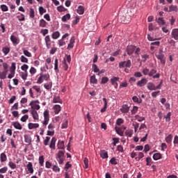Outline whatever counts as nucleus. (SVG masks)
Wrapping results in <instances>:
<instances>
[{"label": "nucleus", "mask_w": 178, "mask_h": 178, "mask_svg": "<svg viewBox=\"0 0 178 178\" xmlns=\"http://www.w3.org/2000/svg\"><path fill=\"white\" fill-rule=\"evenodd\" d=\"M132 101H134V102H136L137 104H141L143 102V99H138V97L136 96H134L132 97Z\"/></svg>", "instance_id": "4c0bfd02"}, {"label": "nucleus", "mask_w": 178, "mask_h": 178, "mask_svg": "<svg viewBox=\"0 0 178 178\" xmlns=\"http://www.w3.org/2000/svg\"><path fill=\"white\" fill-rule=\"evenodd\" d=\"M24 140L25 143H26L27 144H29L30 145V144H31V136L30 135H24Z\"/></svg>", "instance_id": "cd10ccee"}, {"label": "nucleus", "mask_w": 178, "mask_h": 178, "mask_svg": "<svg viewBox=\"0 0 178 178\" xmlns=\"http://www.w3.org/2000/svg\"><path fill=\"white\" fill-rule=\"evenodd\" d=\"M26 169H28V171L29 173H34V168H33V163L29 162L28 164L26 165Z\"/></svg>", "instance_id": "f3484780"}, {"label": "nucleus", "mask_w": 178, "mask_h": 178, "mask_svg": "<svg viewBox=\"0 0 178 178\" xmlns=\"http://www.w3.org/2000/svg\"><path fill=\"white\" fill-rule=\"evenodd\" d=\"M40 102L38 100H35V101H31L29 104V106H31L32 109L35 111H39L40 106L38 104H39Z\"/></svg>", "instance_id": "423d86ee"}, {"label": "nucleus", "mask_w": 178, "mask_h": 178, "mask_svg": "<svg viewBox=\"0 0 178 178\" xmlns=\"http://www.w3.org/2000/svg\"><path fill=\"white\" fill-rule=\"evenodd\" d=\"M53 109L54 111L55 115H58L61 111V107L59 104H56L54 106Z\"/></svg>", "instance_id": "a211bd4d"}, {"label": "nucleus", "mask_w": 178, "mask_h": 178, "mask_svg": "<svg viewBox=\"0 0 178 178\" xmlns=\"http://www.w3.org/2000/svg\"><path fill=\"white\" fill-rule=\"evenodd\" d=\"M44 156H39V165L40 166H44Z\"/></svg>", "instance_id": "e433bc0d"}, {"label": "nucleus", "mask_w": 178, "mask_h": 178, "mask_svg": "<svg viewBox=\"0 0 178 178\" xmlns=\"http://www.w3.org/2000/svg\"><path fill=\"white\" fill-rule=\"evenodd\" d=\"M62 67L65 72L67 71V69H69V64L66 63V61L63 62Z\"/></svg>", "instance_id": "37998d69"}, {"label": "nucleus", "mask_w": 178, "mask_h": 178, "mask_svg": "<svg viewBox=\"0 0 178 178\" xmlns=\"http://www.w3.org/2000/svg\"><path fill=\"white\" fill-rule=\"evenodd\" d=\"M39 13L40 15H44V13H47V10L42 6H40L39 7Z\"/></svg>", "instance_id": "6e6d98bb"}, {"label": "nucleus", "mask_w": 178, "mask_h": 178, "mask_svg": "<svg viewBox=\"0 0 178 178\" xmlns=\"http://www.w3.org/2000/svg\"><path fill=\"white\" fill-rule=\"evenodd\" d=\"M56 164L57 165H54L51 169L53 170V172H56V173H59V172H60V168H59V167L58 166V163H56Z\"/></svg>", "instance_id": "f704fd0d"}, {"label": "nucleus", "mask_w": 178, "mask_h": 178, "mask_svg": "<svg viewBox=\"0 0 178 178\" xmlns=\"http://www.w3.org/2000/svg\"><path fill=\"white\" fill-rule=\"evenodd\" d=\"M119 80H120V78L116 76H113L111 79V84L114 86L115 88H118V81H119Z\"/></svg>", "instance_id": "6e6552de"}, {"label": "nucleus", "mask_w": 178, "mask_h": 178, "mask_svg": "<svg viewBox=\"0 0 178 178\" xmlns=\"http://www.w3.org/2000/svg\"><path fill=\"white\" fill-rule=\"evenodd\" d=\"M2 52L5 56L8 55L10 52V48L8 47H4L2 48Z\"/></svg>", "instance_id": "72a5a7b5"}, {"label": "nucleus", "mask_w": 178, "mask_h": 178, "mask_svg": "<svg viewBox=\"0 0 178 178\" xmlns=\"http://www.w3.org/2000/svg\"><path fill=\"white\" fill-rule=\"evenodd\" d=\"M6 172H8L7 166H4V167L0 168V175L5 174V173H6Z\"/></svg>", "instance_id": "603ef678"}, {"label": "nucleus", "mask_w": 178, "mask_h": 178, "mask_svg": "<svg viewBox=\"0 0 178 178\" xmlns=\"http://www.w3.org/2000/svg\"><path fill=\"white\" fill-rule=\"evenodd\" d=\"M110 163H111V165H118V161L116 160V158H111L110 160Z\"/></svg>", "instance_id": "052dcab7"}, {"label": "nucleus", "mask_w": 178, "mask_h": 178, "mask_svg": "<svg viewBox=\"0 0 178 178\" xmlns=\"http://www.w3.org/2000/svg\"><path fill=\"white\" fill-rule=\"evenodd\" d=\"M147 88L150 91H155L156 90V86H155V84H154V83L149 82L147 83Z\"/></svg>", "instance_id": "dca6fc26"}, {"label": "nucleus", "mask_w": 178, "mask_h": 178, "mask_svg": "<svg viewBox=\"0 0 178 178\" xmlns=\"http://www.w3.org/2000/svg\"><path fill=\"white\" fill-rule=\"evenodd\" d=\"M53 103L54 104H61L62 101L60 100V98L59 97H54L53 99Z\"/></svg>", "instance_id": "58836bf2"}, {"label": "nucleus", "mask_w": 178, "mask_h": 178, "mask_svg": "<svg viewBox=\"0 0 178 178\" xmlns=\"http://www.w3.org/2000/svg\"><path fill=\"white\" fill-rule=\"evenodd\" d=\"M40 33H41V34H42V35H43L44 37H45V35H46L47 34H48L49 31H48V29H41Z\"/></svg>", "instance_id": "774afa93"}, {"label": "nucleus", "mask_w": 178, "mask_h": 178, "mask_svg": "<svg viewBox=\"0 0 178 178\" xmlns=\"http://www.w3.org/2000/svg\"><path fill=\"white\" fill-rule=\"evenodd\" d=\"M0 8H1L2 12H8V10H9L8 6H6L5 4L1 5Z\"/></svg>", "instance_id": "de8ad7c7"}, {"label": "nucleus", "mask_w": 178, "mask_h": 178, "mask_svg": "<svg viewBox=\"0 0 178 178\" xmlns=\"http://www.w3.org/2000/svg\"><path fill=\"white\" fill-rule=\"evenodd\" d=\"M70 19V15L69 13L65 15L64 16L62 17V22H66L67 20Z\"/></svg>", "instance_id": "c9c22d12"}, {"label": "nucleus", "mask_w": 178, "mask_h": 178, "mask_svg": "<svg viewBox=\"0 0 178 178\" xmlns=\"http://www.w3.org/2000/svg\"><path fill=\"white\" fill-rule=\"evenodd\" d=\"M115 130L118 136H120L121 137H123V136H124V131H123L121 127H118L115 126Z\"/></svg>", "instance_id": "f8f14e48"}, {"label": "nucleus", "mask_w": 178, "mask_h": 178, "mask_svg": "<svg viewBox=\"0 0 178 178\" xmlns=\"http://www.w3.org/2000/svg\"><path fill=\"white\" fill-rule=\"evenodd\" d=\"M63 62H65V63H68V65H70V62H72V57L70 55H65V58L63 60Z\"/></svg>", "instance_id": "7c9ffc66"}, {"label": "nucleus", "mask_w": 178, "mask_h": 178, "mask_svg": "<svg viewBox=\"0 0 178 178\" xmlns=\"http://www.w3.org/2000/svg\"><path fill=\"white\" fill-rule=\"evenodd\" d=\"M43 116H44V121H43V126H44V127H47V124H48L49 122V111L46 110L44 111L43 113Z\"/></svg>", "instance_id": "20e7f679"}, {"label": "nucleus", "mask_w": 178, "mask_h": 178, "mask_svg": "<svg viewBox=\"0 0 178 178\" xmlns=\"http://www.w3.org/2000/svg\"><path fill=\"white\" fill-rule=\"evenodd\" d=\"M129 109H130V107H129V106H127V104H124L122 106V108H120V111L121 112H122V113H127Z\"/></svg>", "instance_id": "aec40b11"}, {"label": "nucleus", "mask_w": 178, "mask_h": 178, "mask_svg": "<svg viewBox=\"0 0 178 178\" xmlns=\"http://www.w3.org/2000/svg\"><path fill=\"white\" fill-rule=\"evenodd\" d=\"M29 73L32 75L34 76V74H35V73H37V70L34 68V67H31L30 70H29Z\"/></svg>", "instance_id": "bf43d9fd"}, {"label": "nucleus", "mask_w": 178, "mask_h": 178, "mask_svg": "<svg viewBox=\"0 0 178 178\" xmlns=\"http://www.w3.org/2000/svg\"><path fill=\"white\" fill-rule=\"evenodd\" d=\"M29 12H30V14H29L30 17H31V19H34V17L35 16V13L34 12V9L30 8Z\"/></svg>", "instance_id": "e2e57ef3"}, {"label": "nucleus", "mask_w": 178, "mask_h": 178, "mask_svg": "<svg viewBox=\"0 0 178 178\" xmlns=\"http://www.w3.org/2000/svg\"><path fill=\"white\" fill-rule=\"evenodd\" d=\"M58 65H59V63L58 61V58H56L54 60V70L56 74L59 73V68L58 67Z\"/></svg>", "instance_id": "a878e982"}, {"label": "nucleus", "mask_w": 178, "mask_h": 178, "mask_svg": "<svg viewBox=\"0 0 178 178\" xmlns=\"http://www.w3.org/2000/svg\"><path fill=\"white\" fill-rule=\"evenodd\" d=\"M173 138V136L172 134H169L166 138H165V141L168 143V144H170L172 143V140Z\"/></svg>", "instance_id": "79ce46f5"}, {"label": "nucleus", "mask_w": 178, "mask_h": 178, "mask_svg": "<svg viewBox=\"0 0 178 178\" xmlns=\"http://www.w3.org/2000/svg\"><path fill=\"white\" fill-rule=\"evenodd\" d=\"M16 71V63H12L10 72H15Z\"/></svg>", "instance_id": "4d7b16f0"}, {"label": "nucleus", "mask_w": 178, "mask_h": 178, "mask_svg": "<svg viewBox=\"0 0 178 178\" xmlns=\"http://www.w3.org/2000/svg\"><path fill=\"white\" fill-rule=\"evenodd\" d=\"M92 67L93 72L95 73H98L99 72V70L98 69V66H97L96 64H93Z\"/></svg>", "instance_id": "0e129e2a"}, {"label": "nucleus", "mask_w": 178, "mask_h": 178, "mask_svg": "<svg viewBox=\"0 0 178 178\" xmlns=\"http://www.w3.org/2000/svg\"><path fill=\"white\" fill-rule=\"evenodd\" d=\"M56 144V138L53 137L51 140L49 148H51V149H55Z\"/></svg>", "instance_id": "2eb2a0df"}, {"label": "nucleus", "mask_w": 178, "mask_h": 178, "mask_svg": "<svg viewBox=\"0 0 178 178\" xmlns=\"http://www.w3.org/2000/svg\"><path fill=\"white\" fill-rule=\"evenodd\" d=\"M169 12H177V6H170L169 8Z\"/></svg>", "instance_id": "3c124183"}, {"label": "nucleus", "mask_w": 178, "mask_h": 178, "mask_svg": "<svg viewBox=\"0 0 178 178\" xmlns=\"http://www.w3.org/2000/svg\"><path fill=\"white\" fill-rule=\"evenodd\" d=\"M125 136H127V137H133V130L130 129V130H127L125 131Z\"/></svg>", "instance_id": "c03bdc74"}, {"label": "nucleus", "mask_w": 178, "mask_h": 178, "mask_svg": "<svg viewBox=\"0 0 178 178\" xmlns=\"http://www.w3.org/2000/svg\"><path fill=\"white\" fill-rule=\"evenodd\" d=\"M146 162L147 166H151V165H152V159H151V157H147Z\"/></svg>", "instance_id": "09e8293b"}, {"label": "nucleus", "mask_w": 178, "mask_h": 178, "mask_svg": "<svg viewBox=\"0 0 178 178\" xmlns=\"http://www.w3.org/2000/svg\"><path fill=\"white\" fill-rule=\"evenodd\" d=\"M44 41L47 49H49L51 48V36H49V35H46Z\"/></svg>", "instance_id": "9b49d317"}, {"label": "nucleus", "mask_w": 178, "mask_h": 178, "mask_svg": "<svg viewBox=\"0 0 178 178\" xmlns=\"http://www.w3.org/2000/svg\"><path fill=\"white\" fill-rule=\"evenodd\" d=\"M156 57L160 60L162 65H165L166 63V60L165 59V54H163V50L160 49L159 51V54H156Z\"/></svg>", "instance_id": "7ed1b4c3"}, {"label": "nucleus", "mask_w": 178, "mask_h": 178, "mask_svg": "<svg viewBox=\"0 0 178 178\" xmlns=\"http://www.w3.org/2000/svg\"><path fill=\"white\" fill-rule=\"evenodd\" d=\"M124 123V120L122 118H118L116 121V125L120 126L121 124H123Z\"/></svg>", "instance_id": "5fc2aeb1"}, {"label": "nucleus", "mask_w": 178, "mask_h": 178, "mask_svg": "<svg viewBox=\"0 0 178 178\" xmlns=\"http://www.w3.org/2000/svg\"><path fill=\"white\" fill-rule=\"evenodd\" d=\"M156 21L159 26H165V24H166V22H165V20H163V18L162 17H159V19H156Z\"/></svg>", "instance_id": "c756f323"}, {"label": "nucleus", "mask_w": 178, "mask_h": 178, "mask_svg": "<svg viewBox=\"0 0 178 178\" xmlns=\"http://www.w3.org/2000/svg\"><path fill=\"white\" fill-rule=\"evenodd\" d=\"M135 51H136V46L129 45L127 47V52L129 56L133 55Z\"/></svg>", "instance_id": "1a4fd4ad"}, {"label": "nucleus", "mask_w": 178, "mask_h": 178, "mask_svg": "<svg viewBox=\"0 0 178 178\" xmlns=\"http://www.w3.org/2000/svg\"><path fill=\"white\" fill-rule=\"evenodd\" d=\"M100 156L102 158V159H106L108 158V152H106L105 150H101Z\"/></svg>", "instance_id": "c85d7f7f"}, {"label": "nucleus", "mask_w": 178, "mask_h": 178, "mask_svg": "<svg viewBox=\"0 0 178 178\" xmlns=\"http://www.w3.org/2000/svg\"><path fill=\"white\" fill-rule=\"evenodd\" d=\"M60 37V33L59 31H55L51 34V38L53 40H58Z\"/></svg>", "instance_id": "4be33fe9"}, {"label": "nucleus", "mask_w": 178, "mask_h": 178, "mask_svg": "<svg viewBox=\"0 0 178 178\" xmlns=\"http://www.w3.org/2000/svg\"><path fill=\"white\" fill-rule=\"evenodd\" d=\"M171 37L172 38H174V40H178V29H172Z\"/></svg>", "instance_id": "4468645a"}, {"label": "nucleus", "mask_w": 178, "mask_h": 178, "mask_svg": "<svg viewBox=\"0 0 178 178\" xmlns=\"http://www.w3.org/2000/svg\"><path fill=\"white\" fill-rule=\"evenodd\" d=\"M20 60L22 63H29V58H26L24 56H21Z\"/></svg>", "instance_id": "8fccbe9b"}, {"label": "nucleus", "mask_w": 178, "mask_h": 178, "mask_svg": "<svg viewBox=\"0 0 178 178\" xmlns=\"http://www.w3.org/2000/svg\"><path fill=\"white\" fill-rule=\"evenodd\" d=\"M40 27H46L47 26V22L44 20V19H42L40 20L39 22Z\"/></svg>", "instance_id": "ea45409f"}, {"label": "nucleus", "mask_w": 178, "mask_h": 178, "mask_svg": "<svg viewBox=\"0 0 178 178\" xmlns=\"http://www.w3.org/2000/svg\"><path fill=\"white\" fill-rule=\"evenodd\" d=\"M42 78L43 79V80L48 81V80H49V75L48 74H42Z\"/></svg>", "instance_id": "338daca9"}, {"label": "nucleus", "mask_w": 178, "mask_h": 178, "mask_svg": "<svg viewBox=\"0 0 178 178\" xmlns=\"http://www.w3.org/2000/svg\"><path fill=\"white\" fill-rule=\"evenodd\" d=\"M32 88L33 90H35L36 92H39L40 94H41V88L38 86H33L32 87Z\"/></svg>", "instance_id": "13d9d810"}, {"label": "nucleus", "mask_w": 178, "mask_h": 178, "mask_svg": "<svg viewBox=\"0 0 178 178\" xmlns=\"http://www.w3.org/2000/svg\"><path fill=\"white\" fill-rule=\"evenodd\" d=\"M23 52L24 55H25V56H27L28 58H31V56H33V55L28 50L23 49Z\"/></svg>", "instance_id": "a18cd8bd"}, {"label": "nucleus", "mask_w": 178, "mask_h": 178, "mask_svg": "<svg viewBox=\"0 0 178 178\" xmlns=\"http://www.w3.org/2000/svg\"><path fill=\"white\" fill-rule=\"evenodd\" d=\"M0 161L1 163L6 162V161H8V156H6V154L1 153L0 154Z\"/></svg>", "instance_id": "bb28decb"}, {"label": "nucleus", "mask_w": 178, "mask_h": 178, "mask_svg": "<svg viewBox=\"0 0 178 178\" xmlns=\"http://www.w3.org/2000/svg\"><path fill=\"white\" fill-rule=\"evenodd\" d=\"M57 147H58V149H65V141L58 140Z\"/></svg>", "instance_id": "412c9836"}, {"label": "nucleus", "mask_w": 178, "mask_h": 178, "mask_svg": "<svg viewBox=\"0 0 178 178\" xmlns=\"http://www.w3.org/2000/svg\"><path fill=\"white\" fill-rule=\"evenodd\" d=\"M13 126L17 130H22L23 129V127H22V124L19 123V122H13Z\"/></svg>", "instance_id": "393cba45"}, {"label": "nucleus", "mask_w": 178, "mask_h": 178, "mask_svg": "<svg viewBox=\"0 0 178 178\" xmlns=\"http://www.w3.org/2000/svg\"><path fill=\"white\" fill-rule=\"evenodd\" d=\"M108 81H109V78L106 76H104L102 78L101 84H106Z\"/></svg>", "instance_id": "864d4df0"}, {"label": "nucleus", "mask_w": 178, "mask_h": 178, "mask_svg": "<svg viewBox=\"0 0 178 178\" xmlns=\"http://www.w3.org/2000/svg\"><path fill=\"white\" fill-rule=\"evenodd\" d=\"M44 88H46V90H51V88H52V82H49L47 84H44Z\"/></svg>", "instance_id": "680f3d73"}, {"label": "nucleus", "mask_w": 178, "mask_h": 178, "mask_svg": "<svg viewBox=\"0 0 178 178\" xmlns=\"http://www.w3.org/2000/svg\"><path fill=\"white\" fill-rule=\"evenodd\" d=\"M40 127V124L38 123H29L28 128L29 130H33V129H38Z\"/></svg>", "instance_id": "ddd939ff"}, {"label": "nucleus", "mask_w": 178, "mask_h": 178, "mask_svg": "<svg viewBox=\"0 0 178 178\" xmlns=\"http://www.w3.org/2000/svg\"><path fill=\"white\" fill-rule=\"evenodd\" d=\"M31 113L32 115V117L33 118L34 120H38L39 117H38V113L35 110H32L31 111Z\"/></svg>", "instance_id": "5701e85b"}, {"label": "nucleus", "mask_w": 178, "mask_h": 178, "mask_svg": "<svg viewBox=\"0 0 178 178\" xmlns=\"http://www.w3.org/2000/svg\"><path fill=\"white\" fill-rule=\"evenodd\" d=\"M148 83V80L145 78H143L141 80L138 81L136 83L138 87H144Z\"/></svg>", "instance_id": "0eeeda50"}, {"label": "nucleus", "mask_w": 178, "mask_h": 178, "mask_svg": "<svg viewBox=\"0 0 178 178\" xmlns=\"http://www.w3.org/2000/svg\"><path fill=\"white\" fill-rule=\"evenodd\" d=\"M120 69H123V67H131V60H128L127 61H121L119 63Z\"/></svg>", "instance_id": "39448f33"}, {"label": "nucleus", "mask_w": 178, "mask_h": 178, "mask_svg": "<svg viewBox=\"0 0 178 178\" xmlns=\"http://www.w3.org/2000/svg\"><path fill=\"white\" fill-rule=\"evenodd\" d=\"M76 12L79 13V15H84V7L79 6L76 10Z\"/></svg>", "instance_id": "473e14b6"}, {"label": "nucleus", "mask_w": 178, "mask_h": 178, "mask_svg": "<svg viewBox=\"0 0 178 178\" xmlns=\"http://www.w3.org/2000/svg\"><path fill=\"white\" fill-rule=\"evenodd\" d=\"M90 83L92 84H97V83H98V80L95 79V75H92L90 76Z\"/></svg>", "instance_id": "a19ab883"}, {"label": "nucleus", "mask_w": 178, "mask_h": 178, "mask_svg": "<svg viewBox=\"0 0 178 178\" xmlns=\"http://www.w3.org/2000/svg\"><path fill=\"white\" fill-rule=\"evenodd\" d=\"M8 166H9V168H10V169H12V170H15V169H16V168H17L16 164H15V163L12 162V161H9V163H8Z\"/></svg>", "instance_id": "49530a36"}, {"label": "nucleus", "mask_w": 178, "mask_h": 178, "mask_svg": "<svg viewBox=\"0 0 178 178\" xmlns=\"http://www.w3.org/2000/svg\"><path fill=\"white\" fill-rule=\"evenodd\" d=\"M0 66H3V70L0 71V79L1 80H5L6 76H8V72H9L8 70L9 69V65H8V63H3V64H0Z\"/></svg>", "instance_id": "f257e3e1"}, {"label": "nucleus", "mask_w": 178, "mask_h": 178, "mask_svg": "<svg viewBox=\"0 0 178 178\" xmlns=\"http://www.w3.org/2000/svg\"><path fill=\"white\" fill-rule=\"evenodd\" d=\"M153 159L154 161H158L162 159V154L161 153H156L153 155Z\"/></svg>", "instance_id": "2f4dec72"}, {"label": "nucleus", "mask_w": 178, "mask_h": 178, "mask_svg": "<svg viewBox=\"0 0 178 178\" xmlns=\"http://www.w3.org/2000/svg\"><path fill=\"white\" fill-rule=\"evenodd\" d=\"M103 102L104 104V106L103 108L101 109L102 113H104V112H106V109L108 108V100H106V98H103Z\"/></svg>", "instance_id": "6ab92c4d"}, {"label": "nucleus", "mask_w": 178, "mask_h": 178, "mask_svg": "<svg viewBox=\"0 0 178 178\" xmlns=\"http://www.w3.org/2000/svg\"><path fill=\"white\" fill-rule=\"evenodd\" d=\"M56 159L58 161L59 165H63L65 161V152L60 150L56 154Z\"/></svg>", "instance_id": "f03ea898"}, {"label": "nucleus", "mask_w": 178, "mask_h": 178, "mask_svg": "<svg viewBox=\"0 0 178 178\" xmlns=\"http://www.w3.org/2000/svg\"><path fill=\"white\" fill-rule=\"evenodd\" d=\"M22 70H23V72H27V70H29V65H27L26 64H24L22 67H21Z\"/></svg>", "instance_id": "69168bd1"}, {"label": "nucleus", "mask_w": 178, "mask_h": 178, "mask_svg": "<svg viewBox=\"0 0 178 178\" xmlns=\"http://www.w3.org/2000/svg\"><path fill=\"white\" fill-rule=\"evenodd\" d=\"M10 41L14 44L15 45H17L19 44V40L17 38L13 35L10 36Z\"/></svg>", "instance_id": "b1692460"}, {"label": "nucleus", "mask_w": 178, "mask_h": 178, "mask_svg": "<svg viewBox=\"0 0 178 178\" xmlns=\"http://www.w3.org/2000/svg\"><path fill=\"white\" fill-rule=\"evenodd\" d=\"M74 42H76L74 36H72L71 38V39L70 40V43L67 45V49H68V50L73 49V48L74 47Z\"/></svg>", "instance_id": "9d476101"}]
</instances>
